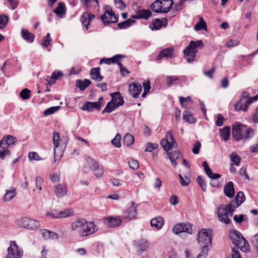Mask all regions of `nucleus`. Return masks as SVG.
<instances>
[{"mask_svg":"<svg viewBox=\"0 0 258 258\" xmlns=\"http://www.w3.org/2000/svg\"><path fill=\"white\" fill-rule=\"evenodd\" d=\"M71 230L82 237L88 236L97 230L94 222L87 221L84 219H79L73 222Z\"/></svg>","mask_w":258,"mask_h":258,"instance_id":"nucleus-1","label":"nucleus"},{"mask_svg":"<svg viewBox=\"0 0 258 258\" xmlns=\"http://www.w3.org/2000/svg\"><path fill=\"white\" fill-rule=\"evenodd\" d=\"M232 136L237 140H247L253 136V130L241 123H236L232 127Z\"/></svg>","mask_w":258,"mask_h":258,"instance_id":"nucleus-2","label":"nucleus"},{"mask_svg":"<svg viewBox=\"0 0 258 258\" xmlns=\"http://www.w3.org/2000/svg\"><path fill=\"white\" fill-rule=\"evenodd\" d=\"M204 45L202 41H191L188 45L183 51L184 56L188 62H191L195 60L196 52L198 48H202Z\"/></svg>","mask_w":258,"mask_h":258,"instance_id":"nucleus-3","label":"nucleus"},{"mask_svg":"<svg viewBox=\"0 0 258 258\" xmlns=\"http://www.w3.org/2000/svg\"><path fill=\"white\" fill-rule=\"evenodd\" d=\"M173 3V0H156L150 5V8L156 13H167Z\"/></svg>","mask_w":258,"mask_h":258,"instance_id":"nucleus-4","label":"nucleus"},{"mask_svg":"<svg viewBox=\"0 0 258 258\" xmlns=\"http://www.w3.org/2000/svg\"><path fill=\"white\" fill-rule=\"evenodd\" d=\"M212 232L211 229H202L199 232L197 241L203 247H208V245L211 243Z\"/></svg>","mask_w":258,"mask_h":258,"instance_id":"nucleus-5","label":"nucleus"},{"mask_svg":"<svg viewBox=\"0 0 258 258\" xmlns=\"http://www.w3.org/2000/svg\"><path fill=\"white\" fill-rule=\"evenodd\" d=\"M17 224L24 228L31 230H36L39 228L40 224L36 220L27 217H22L17 220Z\"/></svg>","mask_w":258,"mask_h":258,"instance_id":"nucleus-6","label":"nucleus"},{"mask_svg":"<svg viewBox=\"0 0 258 258\" xmlns=\"http://www.w3.org/2000/svg\"><path fill=\"white\" fill-rule=\"evenodd\" d=\"M233 209L231 207H228V205L223 207L222 206L219 207L217 209V215L218 220L221 222L225 224H229L231 222V220L229 217V215L232 216L234 212H231L230 209Z\"/></svg>","mask_w":258,"mask_h":258,"instance_id":"nucleus-7","label":"nucleus"},{"mask_svg":"<svg viewBox=\"0 0 258 258\" xmlns=\"http://www.w3.org/2000/svg\"><path fill=\"white\" fill-rule=\"evenodd\" d=\"M161 145L164 150L167 152L169 151L173 148L177 146V144L174 140L171 131H168L166 134V138L161 140Z\"/></svg>","mask_w":258,"mask_h":258,"instance_id":"nucleus-8","label":"nucleus"},{"mask_svg":"<svg viewBox=\"0 0 258 258\" xmlns=\"http://www.w3.org/2000/svg\"><path fill=\"white\" fill-rule=\"evenodd\" d=\"M251 103L252 100L250 99V97L248 96L247 93H244L240 100L234 105L235 110L246 111Z\"/></svg>","mask_w":258,"mask_h":258,"instance_id":"nucleus-9","label":"nucleus"},{"mask_svg":"<svg viewBox=\"0 0 258 258\" xmlns=\"http://www.w3.org/2000/svg\"><path fill=\"white\" fill-rule=\"evenodd\" d=\"M8 253L7 258H22L23 251L21 250L15 241L10 242V245L8 249Z\"/></svg>","mask_w":258,"mask_h":258,"instance_id":"nucleus-10","label":"nucleus"},{"mask_svg":"<svg viewBox=\"0 0 258 258\" xmlns=\"http://www.w3.org/2000/svg\"><path fill=\"white\" fill-rule=\"evenodd\" d=\"M137 205L134 202L132 203V206L122 213L121 218L126 222L134 219L137 215Z\"/></svg>","mask_w":258,"mask_h":258,"instance_id":"nucleus-11","label":"nucleus"},{"mask_svg":"<svg viewBox=\"0 0 258 258\" xmlns=\"http://www.w3.org/2000/svg\"><path fill=\"white\" fill-rule=\"evenodd\" d=\"M101 19L104 24L115 23L118 21V18L111 9H107L105 11L104 14L101 16Z\"/></svg>","mask_w":258,"mask_h":258,"instance_id":"nucleus-12","label":"nucleus"},{"mask_svg":"<svg viewBox=\"0 0 258 258\" xmlns=\"http://www.w3.org/2000/svg\"><path fill=\"white\" fill-rule=\"evenodd\" d=\"M191 225L188 223H180L175 225L173 228V232L175 234L181 232L191 233Z\"/></svg>","mask_w":258,"mask_h":258,"instance_id":"nucleus-13","label":"nucleus"},{"mask_svg":"<svg viewBox=\"0 0 258 258\" xmlns=\"http://www.w3.org/2000/svg\"><path fill=\"white\" fill-rule=\"evenodd\" d=\"M73 211L71 209H66L60 211L58 212L56 211H52L51 213L46 214V216L50 217L52 218H62L73 215Z\"/></svg>","mask_w":258,"mask_h":258,"instance_id":"nucleus-14","label":"nucleus"},{"mask_svg":"<svg viewBox=\"0 0 258 258\" xmlns=\"http://www.w3.org/2000/svg\"><path fill=\"white\" fill-rule=\"evenodd\" d=\"M245 201V196L243 192L239 191L237 193L234 200L232 202L228 204V207H232L233 209H230L231 212H234L235 209L238 207Z\"/></svg>","mask_w":258,"mask_h":258,"instance_id":"nucleus-15","label":"nucleus"},{"mask_svg":"<svg viewBox=\"0 0 258 258\" xmlns=\"http://www.w3.org/2000/svg\"><path fill=\"white\" fill-rule=\"evenodd\" d=\"M104 221L107 226L113 228L120 225L122 222V220L119 216H111L104 218Z\"/></svg>","mask_w":258,"mask_h":258,"instance_id":"nucleus-16","label":"nucleus"},{"mask_svg":"<svg viewBox=\"0 0 258 258\" xmlns=\"http://www.w3.org/2000/svg\"><path fill=\"white\" fill-rule=\"evenodd\" d=\"M152 16V13L150 10L139 9L136 11L135 14L133 15L132 17L134 19H144L148 20Z\"/></svg>","mask_w":258,"mask_h":258,"instance_id":"nucleus-17","label":"nucleus"},{"mask_svg":"<svg viewBox=\"0 0 258 258\" xmlns=\"http://www.w3.org/2000/svg\"><path fill=\"white\" fill-rule=\"evenodd\" d=\"M17 138L11 135H7L3 138L0 142V147L2 149L8 148L10 146L14 145L17 141Z\"/></svg>","mask_w":258,"mask_h":258,"instance_id":"nucleus-18","label":"nucleus"},{"mask_svg":"<svg viewBox=\"0 0 258 258\" xmlns=\"http://www.w3.org/2000/svg\"><path fill=\"white\" fill-rule=\"evenodd\" d=\"M142 90V87L140 84L133 83L129 85L128 91L134 98L139 97Z\"/></svg>","mask_w":258,"mask_h":258,"instance_id":"nucleus-19","label":"nucleus"},{"mask_svg":"<svg viewBox=\"0 0 258 258\" xmlns=\"http://www.w3.org/2000/svg\"><path fill=\"white\" fill-rule=\"evenodd\" d=\"M55 196L61 198L67 195V187L64 184H58L54 187Z\"/></svg>","mask_w":258,"mask_h":258,"instance_id":"nucleus-20","label":"nucleus"},{"mask_svg":"<svg viewBox=\"0 0 258 258\" xmlns=\"http://www.w3.org/2000/svg\"><path fill=\"white\" fill-rule=\"evenodd\" d=\"M94 18L95 15L90 13L86 12L83 14L81 17V21L83 25L86 27V30H88L90 22Z\"/></svg>","mask_w":258,"mask_h":258,"instance_id":"nucleus-21","label":"nucleus"},{"mask_svg":"<svg viewBox=\"0 0 258 258\" xmlns=\"http://www.w3.org/2000/svg\"><path fill=\"white\" fill-rule=\"evenodd\" d=\"M123 57L124 56L123 55L117 54L111 58H102L100 60V63L102 64L104 63L107 64H110L116 62L117 64L119 61H121V58Z\"/></svg>","mask_w":258,"mask_h":258,"instance_id":"nucleus-22","label":"nucleus"},{"mask_svg":"<svg viewBox=\"0 0 258 258\" xmlns=\"http://www.w3.org/2000/svg\"><path fill=\"white\" fill-rule=\"evenodd\" d=\"M202 165L204 168L205 172L208 177L212 179H216L221 177V175L217 173H213L212 172L211 169L209 167L206 161H204L202 163Z\"/></svg>","mask_w":258,"mask_h":258,"instance_id":"nucleus-23","label":"nucleus"},{"mask_svg":"<svg viewBox=\"0 0 258 258\" xmlns=\"http://www.w3.org/2000/svg\"><path fill=\"white\" fill-rule=\"evenodd\" d=\"M224 191L225 195L229 198H231L234 196L235 190L233 187V183L232 181H229L225 185Z\"/></svg>","mask_w":258,"mask_h":258,"instance_id":"nucleus-24","label":"nucleus"},{"mask_svg":"<svg viewBox=\"0 0 258 258\" xmlns=\"http://www.w3.org/2000/svg\"><path fill=\"white\" fill-rule=\"evenodd\" d=\"M111 101L113 102L115 104L118 105V107L121 106L124 103L123 97L121 96L119 92H114L111 94Z\"/></svg>","mask_w":258,"mask_h":258,"instance_id":"nucleus-25","label":"nucleus"},{"mask_svg":"<svg viewBox=\"0 0 258 258\" xmlns=\"http://www.w3.org/2000/svg\"><path fill=\"white\" fill-rule=\"evenodd\" d=\"M100 68H92L90 74L91 78L98 82L102 81L103 77L100 75Z\"/></svg>","mask_w":258,"mask_h":258,"instance_id":"nucleus-26","label":"nucleus"},{"mask_svg":"<svg viewBox=\"0 0 258 258\" xmlns=\"http://www.w3.org/2000/svg\"><path fill=\"white\" fill-rule=\"evenodd\" d=\"M230 237L234 245L235 244H237L239 241L241 240L242 238H244L240 232L234 230H231L230 232Z\"/></svg>","mask_w":258,"mask_h":258,"instance_id":"nucleus-27","label":"nucleus"},{"mask_svg":"<svg viewBox=\"0 0 258 258\" xmlns=\"http://www.w3.org/2000/svg\"><path fill=\"white\" fill-rule=\"evenodd\" d=\"M235 246L243 252L248 251L249 249V244L244 238H242L241 240L239 241L237 244H235Z\"/></svg>","mask_w":258,"mask_h":258,"instance_id":"nucleus-28","label":"nucleus"},{"mask_svg":"<svg viewBox=\"0 0 258 258\" xmlns=\"http://www.w3.org/2000/svg\"><path fill=\"white\" fill-rule=\"evenodd\" d=\"M21 36L25 40L29 43H32L34 40L35 35L26 29H23L22 30Z\"/></svg>","mask_w":258,"mask_h":258,"instance_id":"nucleus-29","label":"nucleus"},{"mask_svg":"<svg viewBox=\"0 0 258 258\" xmlns=\"http://www.w3.org/2000/svg\"><path fill=\"white\" fill-rule=\"evenodd\" d=\"M151 225L155 227L158 229H161L164 224V220L161 217H157L151 219L150 222Z\"/></svg>","mask_w":258,"mask_h":258,"instance_id":"nucleus-30","label":"nucleus"},{"mask_svg":"<svg viewBox=\"0 0 258 258\" xmlns=\"http://www.w3.org/2000/svg\"><path fill=\"white\" fill-rule=\"evenodd\" d=\"M40 233L43 237L45 239H48L51 238L53 239H57V234L54 232H52L47 229H42L40 230Z\"/></svg>","mask_w":258,"mask_h":258,"instance_id":"nucleus-31","label":"nucleus"},{"mask_svg":"<svg viewBox=\"0 0 258 258\" xmlns=\"http://www.w3.org/2000/svg\"><path fill=\"white\" fill-rule=\"evenodd\" d=\"M173 49L172 48H168L163 49L157 56V59L160 60L164 57H172L173 56Z\"/></svg>","mask_w":258,"mask_h":258,"instance_id":"nucleus-32","label":"nucleus"},{"mask_svg":"<svg viewBox=\"0 0 258 258\" xmlns=\"http://www.w3.org/2000/svg\"><path fill=\"white\" fill-rule=\"evenodd\" d=\"M59 140H60V135L58 133L54 132L53 135V142L54 145V161L57 159V155L56 153V149L58 147L59 145Z\"/></svg>","mask_w":258,"mask_h":258,"instance_id":"nucleus-33","label":"nucleus"},{"mask_svg":"<svg viewBox=\"0 0 258 258\" xmlns=\"http://www.w3.org/2000/svg\"><path fill=\"white\" fill-rule=\"evenodd\" d=\"M91 82L89 80L85 79L84 81L78 80L76 81V86L81 90H84L91 84Z\"/></svg>","mask_w":258,"mask_h":258,"instance_id":"nucleus-34","label":"nucleus"},{"mask_svg":"<svg viewBox=\"0 0 258 258\" xmlns=\"http://www.w3.org/2000/svg\"><path fill=\"white\" fill-rule=\"evenodd\" d=\"M179 101L181 106L185 108H187L188 105L192 102L190 96H187V97L180 96L179 97Z\"/></svg>","mask_w":258,"mask_h":258,"instance_id":"nucleus-35","label":"nucleus"},{"mask_svg":"<svg viewBox=\"0 0 258 258\" xmlns=\"http://www.w3.org/2000/svg\"><path fill=\"white\" fill-rule=\"evenodd\" d=\"M195 29L196 31L207 30V24L203 17H199V22L195 26Z\"/></svg>","mask_w":258,"mask_h":258,"instance_id":"nucleus-36","label":"nucleus"},{"mask_svg":"<svg viewBox=\"0 0 258 258\" xmlns=\"http://www.w3.org/2000/svg\"><path fill=\"white\" fill-rule=\"evenodd\" d=\"M136 21L132 19H128L127 20L117 24V26L120 29H126L132 26Z\"/></svg>","mask_w":258,"mask_h":258,"instance_id":"nucleus-37","label":"nucleus"},{"mask_svg":"<svg viewBox=\"0 0 258 258\" xmlns=\"http://www.w3.org/2000/svg\"><path fill=\"white\" fill-rule=\"evenodd\" d=\"M183 119L186 122L190 123H194L196 120V119L194 117L193 114L190 113L187 111L183 112Z\"/></svg>","mask_w":258,"mask_h":258,"instance_id":"nucleus-38","label":"nucleus"},{"mask_svg":"<svg viewBox=\"0 0 258 258\" xmlns=\"http://www.w3.org/2000/svg\"><path fill=\"white\" fill-rule=\"evenodd\" d=\"M220 132L221 137L225 141H227L230 136V127L228 126H225L222 129L219 130Z\"/></svg>","mask_w":258,"mask_h":258,"instance_id":"nucleus-39","label":"nucleus"},{"mask_svg":"<svg viewBox=\"0 0 258 258\" xmlns=\"http://www.w3.org/2000/svg\"><path fill=\"white\" fill-rule=\"evenodd\" d=\"M117 107H118V105L115 104L111 100L108 102L106 105L105 108L102 111V113H104V112L110 113Z\"/></svg>","mask_w":258,"mask_h":258,"instance_id":"nucleus-40","label":"nucleus"},{"mask_svg":"<svg viewBox=\"0 0 258 258\" xmlns=\"http://www.w3.org/2000/svg\"><path fill=\"white\" fill-rule=\"evenodd\" d=\"M57 16H61L66 13L65 6L62 3H59L57 7L53 11Z\"/></svg>","mask_w":258,"mask_h":258,"instance_id":"nucleus-41","label":"nucleus"},{"mask_svg":"<svg viewBox=\"0 0 258 258\" xmlns=\"http://www.w3.org/2000/svg\"><path fill=\"white\" fill-rule=\"evenodd\" d=\"M134 143V137L130 134H126L123 140V143L126 146H130Z\"/></svg>","mask_w":258,"mask_h":258,"instance_id":"nucleus-42","label":"nucleus"},{"mask_svg":"<svg viewBox=\"0 0 258 258\" xmlns=\"http://www.w3.org/2000/svg\"><path fill=\"white\" fill-rule=\"evenodd\" d=\"M230 158L231 161L234 164L237 166L239 165L241 159L238 154L235 152H233L230 155Z\"/></svg>","mask_w":258,"mask_h":258,"instance_id":"nucleus-43","label":"nucleus"},{"mask_svg":"<svg viewBox=\"0 0 258 258\" xmlns=\"http://www.w3.org/2000/svg\"><path fill=\"white\" fill-rule=\"evenodd\" d=\"M62 76V74L61 73V72H53L52 73L51 77L50 79V80L49 81V84L50 85L54 84L57 79L60 76Z\"/></svg>","mask_w":258,"mask_h":258,"instance_id":"nucleus-44","label":"nucleus"},{"mask_svg":"<svg viewBox=\"0 0 258 258\" xmlns=\"http://www.w3.org/2000/svg\"><path fill=\"white\" fill-rule=\"evenodd\" d=\"M103 103V98L101 97L99 98L98 101L97 102H91V104L92 105L93 109H96L97 110H99L101 108V105Z\"/></svg>","mask_w":258,"mask_h":258,"instance_id":"nucleus-45","label":"nucleus"},{"mask_svg":"<svg viewBox=\"0 0 258 258\" xmlns=\"http://www.w3.org/2000/svg\"><path fill=\"white\" fill-rule=\"evenodd\" d=\"M163 25V22L159 19H156L154 21L152 22V29L153 30H159L160 29Z\"/></svg>","mask_w":258,"mask_h":258,"instance_id":"nucleus-46","label":"nucleus"},{"mask_svg":"<svg viewBox=\"0 0 258 258\" xmlns=\"http://www.w3.org/2000/svg\"><path fill=\"white\" fill-rule=\"evenodd\" d=\"M16 195V191L15 189L9 190L6 192L4 196V199L6 201L11 200Z\"/></svg>","mask_w":258,"mask_h":258,"instance_id":"nucleus-47","label":"nucleus"},{"mask_svg":"<svg viewBox=\"0 0 258 258\" xmlns=\"http://www.w3.org/2000/svg\"><path fill=\"white\" fill-rule=\"evenodd\" d=\"M31 91L28 89H23L20 93V97L24 100L29 98L30 96Z\"/></svg>","mask_w":258,"mask_h":258,"instance_id":"nucleus-48","label":"nucleus"},{"mask_svg":"<svg viewBox=\"0 0 258 258\" xmlns=\"http://www.w3.org/2000/svg\"><path fill=\"white\" fill-rule=\"evenodd\" d=\"M120 140L121 136L119 134H117L115 138L111 141V143L115 147L119 148L121 146Z\"/></svg>","mask_w":258,"mask_h":258,"instance_id":"nucleus-49","label":"nucleus"},{"mask_svg":"<svg viewBox=\"0 0 258 258\" xmlns=\"http://www.w3.org/2000/svg\"><path fill=\"white\" fill-rule=\"evenodd\" d=\"M30 160H34L36 161H40L42 160V158L38 155V154L35 152H29L28 154Z\"/></svg>","mask_w":258,"mask_h":258,"instance_id":"nucleus-50","label":"nucleus"},{"mask_svg":"<svg viewBox=\"0 0 258 258\" xmlns=\"http://www.w3.org/2000/svg\"><path fill=\"white\" fill-rule=\"evenodd\" d=\"M59 108L60 106H53L50 107L44 111V114L45 116L50 115L57 111L59 109Z\"/></svg>","mask_w":258,"mask_h":258,"instance_id":"nucleus-51","label":"nucleus"},{"mask_svg":"<svg viewBox=\"0 0 258 258\" xmlns=\"http://www.w3.org/2000/svg\"><path fill=\"white\" fill-rule=\"evenodd\" d=\"M197 181L201 186V188L204 191H206V184L202 176H198L197 178Z\"/></svg>","mask_w":258,"mask_h":258,"instance_id":"nucleus-52","label":"nucleus"},{"mask_svg":"<svg viewBox=\"0 0 258 258\" xmlns=\"http://www.w3.org/2000/svg\"><path fill=\"white\" fill-rule=\"evenodd\" d=\"M158 147V145L156 143H148L146 145V148L145 152H151L153 150L157 149Z\"/></svg>","mask_w":258,"mask_h":258,"instance_id":"nucleus-53","label":"nucleus"},{"mask_svg":"<svg viewBox=\"0 0 258 258\" xmlns=\"http://www.w3.org/2000/svg\"><path fill=\"white\" fill-rule=\"evenodd\" d=\"M178 177L180 178V183L183 186L188 185L190 182V179L186 176L184 179L180 174H179Z\"/></svg>","mask_w":258,"mask_h":258,"instance_id":"nucleus-54","label":"nucleus"},{"mask_svg":"<svg viewBox=\"0 0 258 258\" xmlns=\"http://www.w3.org/2000/svg\"><path fill=\"white\" fill-rule=\"evenodd\" d=\"M8 22V17L5 15L0 16V29H3Z\"/></svg>","mask_w":258,"mask_h":258,"instance_id":"nucleus-55","label":"nucleus"},{"mask_svg":"<svg viewBox=\"0 0 258 258\" xmlns=\"http://www.w3.org/2000/svg\"><path fill=\"white\" fill-rule=\"evenodd\" d=\"M193 149L192 152L195 154H197L199 153L200 149L201 147V144L198 141H197L194 143L193 145Z\"/></svg>","mask_w":258,"mask_h":258,"instance_id":"nucleus-56","label":"nucleus"},{"mask_svg":"<svg viewBox=\"0 0 258 258\" xmlns=\"http://www.w3.org/2000/svg\"><path fill=\"white\" fill-rule=\"evenodd\" d=\"M167 155L169 159H177L180 157V153L176 151L171 152H168Z\"/></svg>","mask_w":258,"mask_h":258,"instance_id":"nucleus-57","label":"nucleus"},{"mask_svg":"<svg viewBox=\"0 0 258 258\" xmlns=\"http://www.w3.org/2000/svg\"><path fill=\"white\" fill-rule=\"evenodd\" d=\"M51 39L50 37V34L47 33L46 37L43 39L41 43L42 45L44 47H47L50 45Z\"/></svg>","mask_w":258,"mask_h":258,"instance_id":"nucleus-58","label":"nucleus"},{"mask_svg":"<svg viewBox=\"0 0 258 258\" xmlns=\"http://www.w3.org/2000/svg\"><path fill=\"white\" fill-rule=\"evenodd\" d=\"M239 175L244 177V180H249V177L246 172V168L245 167H242L239 171Z\"/></svg>","mask_w":258,"mask_h":258,"instance_id":"nucleus-59","label":"nucleus"},{"mask_svg":"<svg viewBox=\"0 0 258 258\" xmlns=\"http://www.w3.org/2000/svg\"><path fill=\"white\" fill-rule=\"evenodd\" d=\"M84 2V4L88 8L91 7L96 6L98 4L97 0H82Z\"/></svg>","mask_w":258,"mask_h":258,"instance_id":"nucleus-60","label":"nucleus"},{"mask_svg":"<svg viewBox=\"0 0 258 258\" xmlns=\"http://www.w3.org/2000/svg\"><path fill=\"white\" fill-rule=\"evenodd\" d=\"M121 61H119L117 63L118 66L119 67L120 72L122 76H125L126 75H128L130 74V71H128L125 67H124L120 62Z\"/></svg>","mask_w":258,"mask_h":258,"instance_id":"nucleus-61","label":"nucleus"},{"mask_svg":"<svg viewBox=\"0 0 258 258\" xmlns=\"http://www.w3.org/2000/svg\"><path fill=\"white\" fill-rule=\"evenodd\" d=\"M251 242L252 246L255 248L258 253V234L252 237Z\"/></svg>","mask_w":258,"mask_h":258,"instance_id":"nucleus-62","label":"nucleus"},{"mask_svg":"<svg viewBox=\"0 0 258 258\" xmlns=\"http://www.w3.org/2000/svg\"><path fill=\"white\" fill-rule=\"evenodd\" d=\"M128 165L133 170H136L139 167L138 161L134 159H132L128 161Z\"/></svg>","mask_w":258,"mask_h":258,"instance_id":"nucleus-63","label":"nucleus"},{"mask_svg":"<svg viewBox=\"0 0 258 258\" xmlns=\"http://www.w3.org/2000/svg\"><path fill=\"white\" fill-rule=\"evenodd\" d=\"M10 155V151L8 148H4L0 150V158L4 159L7 156Z\"/></svg>","mask_w":258,"mask_h":258,"instance_id":"nucleus-64","label":"nucleus"}]
</instances>
